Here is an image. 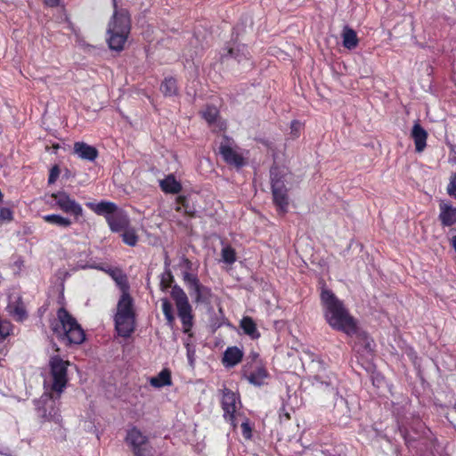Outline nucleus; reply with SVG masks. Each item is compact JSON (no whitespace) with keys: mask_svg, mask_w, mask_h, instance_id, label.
Wrapping results in <instances>:
<instances>
[{"mask_svg":"<svg viewBox=\"0 0 456 456\" xmlns=\"http://www.w3.org/2000/svg\"><path fill=\"white\" fill-rule=\"evenodd\" d=\"M321 302L324 318L332 329L340 330L349 336L356 332L357 327L354 319L345 308L342 301L332 291L326 289H322Z\"/></svg>","mask_w":456,"mask_h":456,"instance_id":"obj_1","label":"nucleus"},{"mask_svg":"<svg viewBox=\"0 0 456 456\" xmlns=\"http://www.w3.org/2000/svg\"><path fill=\"white\" fill-rule=\"evenodd\" d=\"M120 287L122 295L117 304L114 315L115 328L119 336L127 338L134 330L135 314L133 298L127 292L126 279L122 276L115 278Z\"/></svg>","mask_w":456,"mask_h":456,"instance_id":"obj_2","label":"nucleus"},{"mask_svg":"<svg viewBox=\"0 0 456 456\" xmlns=\"http://www.w3.org/2000/svg\"><path fill=\"white\" fill-rule=\"evenodd\" d=\"M130 18L125 9L118 10L114 3V12L107 28V43L109 47L117 52L124 49L130 33Z\"/></svg>","mask_w":456,"mask_h":456,"instance_id":"obj_3","label":"nucleus"},{"mask_svg":"<svg viewBox=\"0 0 456 456\" xmlns=\"http://www.w3.org/2000/svg\"><path fill=\"white\" fill-rule=\"evenodd\" d=\"M273 200L279 209L285 213L289 206L287 191L293 186L294 176L286 168L274 167L271 170Z\"/></svg>","mask_w":456,"mask_h":456,"instance_id":"obj_4","label":"nucleus"},{"mask_svg":"<svg viewBox=\"0 0 456 456\" xmlns=\"http://www.w3.org/2000/svg\"><path fill=\"white\" fill-rule=\"evenodd\" d=\"M57 315L61 329L54 327V331L69 344H81L85 340V333L76 320L63 308L58 311Z\"/></svg>","mask_w":456,"mask_h":456,"instance_id":"obj_5","label":"nucleus"},{"mask_svg":"<svg viewBox=\"0 0 456 456\" xmlns=\"http://www.w3.org/2000/svg\"><path fill=\"white\" fill-rule=\"evenodd\" d=\"M69 365V361H64L58 355L50 358L51 389L57 393L58 397L66 387L68 382L67 368Z\"/></svg>","mask_w":456,"mask_h":456,"instance_id":"obj_6","label":"nucleus"},{"mask_svg":"<svg viewBox=\"0 0 456 456\" xmlns=\"http://www.w3.org/2000/svg\"><path fill=\"white\" fill-rule=\"evenodd\" d=\"M171 296L175 301L178 316L183 324V330L184 333H189L193 322L191 306L189 304L188 297L184 291L176 286L172 289Z\"/></svg>","mask_w":456,"mask_h":456,"instance_id":"obj_7","label":"nucleus"},{"mask_svg":"<svg viewBox=\"0 0 456 456\" xmlns=\"http://www.w3.org/2000/svg\"><path fill=\"white\" fill-rule=\"evenodd\" d=\"M126 444L131 447L134 456H151V448L148 436L139 428L133 427L127 430Z\"/></svg>","mask_w":456,"mask_h":456,"instance_id":"obj_8","label":"nucleus"},{"mask_svg":"<svg viewBox=\"0 0 456 456\" xmlns=\"http://www.w3.org/2000/svg\"><path fill=\"white\" fill-rule=\"evenodd\" d=\"M52 198L54 200V207L72 216L76 221L82 217L84 213L82 206L71 198L69 193L60 191L53 193Z\"/></svg>","mask_w":456,"mask_h":456,"instance_id":"obj_9","label":"nucleus"},{"mask_svg":"<svg viewBox=\"0 0 456 456\" xmlns=\"http://www.w3.org/2000/svg\"><path fill=\"white\" fill-rule=\"evenodd\" d=\"M219 152L228 164L236 167H242L245 164L247 159L245 152L235 147L231 139H223L220 143Z\"/></svg>","mask_w":456,"mask_h":456,"instance_id":"obj_10","label":"nucleus"},{"mask_svg":"<svg viewBox=\"0 0 456 456\" xmlns=\"http://www.w3.org/2000/svg\"><path fill=\"white\" fill-rule=\"evenodd\" d=\"M240 404L238 397L235 393L224 390L222 398V405L224 411V418L228 420L233 428H236L237 422V409Z\"/></svg>","mask_w":456,"mask_h":456,"instance_id":"obj_11","label":"nucleus"},{"mask_svg":"<svg viewBox=\"0 0 456 456\" xmlns=\"http://www.w3.org/2000/svg\"><path fill=\"white\" fill-rule=\"evenodd\" d=\"M37 410L40 415L47 419H57L59 418V409L57 402L53 398L52 395L45 393L37 402Z\"/></svg>","mask_w":456,"mask_h":456,"instance_id":"obj_12","label":"nucleus"},{"mask_svg":"<svg viewBox=\"0 0 456 456\" xmlns=\"http://www.w3.org/2000/svg\"><path fill=\"white\" fill-rule=\"evenodd\" d=\"M6 309L8 314L18 322H21L27 318L25 306L21 301L20 293L17 291H12L9 294Z\"/></svg>","mask_w":456,"mask_h":456,"instance_id":"obj_13","label":"nucleus"},{"mask_svg":"<svg viewBox=\"0 0 456 456\" xmlns=\"http://www.w3.org/2000/svg\"><path fill=\"white\" fill-rule=\"evenodd\" d=\"M108 224L114 232H120L129 226L127 215L120 208H118L111 216H108Z\"/></svg>","mask_w":456,"mask_h":456,"instance_id":"obj_14","label":"nucleus"},{"mask_svg":"<svg viewBox=\"0 0 456 456\" xmlns=\"http://www.w3.org/2000/svg\"><path fill=\"white\" fill-rule=\"evenodd\" d=\"M86 207L99 216H103L108 222V216L111 215L118 208V207L110 201H101L98 203L87 202Z\"/></svg>","mask_w":456,"mask_h":456,"instance_id":"obj_15","label":"nucleus"},{"mask_svg":"<svg viewBox=\"0 0 456 456\" xmlns=\"http://www.w3.org/2000/svg\"><path fill=\"white\" fill-rule=\"evenodd\" d=\"M439 218L444 225L450 226L456 224V207L451 203L442 201L439 204Z\"/></svg>","mask_w":456,"mask_h":456,"instance_id":"obj_16","label":"nucleus"},{"mask_svg":"<svg viewBox=\"0 0 456 456\" xmlns=\"http://www.w3.org/2000/svg\"><path fill=\"white\" fill-rule=\"evenodd\" d=\"M74 152L80 159L88 161H94L98 156V151L94 147L83 142H75Z\"/></svg>","mask_w":456,"mask_h":456,"instance_id":"obj_17","label":"nucleus"},{"mask_svg":"<svg viewBox=\"0 0 456 456\" xmlns=\"http://www.w3.org/2000/svg\"><path fill=\"white\" fill-rule=\"evenodd\" d=\"M411 137L413 138L416 151L421 152L427 145V131L419 124L416 123L411 130Z\"/></svg>","mask_w":456,"mask_h":456,"instance_id":"obj_18","label":"nucleus"},{"mask_svg":"<svg viewBox=\"0 0 456 456\" xmlns=\"http://www.w3.org/2000/svg\"><path fill=\"white\" fill-rule=\"evenodd\" d=\"M243 356V352L237 346L228 347L223 357V363L226 367H233L238 364Z\"/></svg>","mask_w":456,"mask_h":456,"instance_id":"obj_19","label":"nucleus"},{"mask_svg":"<svg viewBox=\"0 0 456 456\" xmlns=\"http://www.w3.org/2000/svg\"><path fill=\"white\" fill-rule=\"evenodd\" d=\"M341 37L345 48L352 50L357 47L359 40L356 32L353 28L347 26L344 27Z\"/></svg>","mask_w":456,"mask_h":456,"instance_id":"obj_20","label":"nucleus"},{"mask_svg":"<svg viewBox=\"0 0 456 456\" xmlns=\"http://www.w3.org/2000/svg\"><path fill=\"white\" fill-rule=\"evenodd\" d=\"M150 384L156 388L171 386V372L167 369L162 370L157 376L149 379Z\"/></svg>","mask_w":456,"mask_h":456,"instance_id":"obj_21","label":"nucleus"},{"mask_svg":"<svg viewBox=\"0 0 456 456\" xmlns=\"http://www.w3.org/2000/svg\"><path fill=\"white\" fill-rule=\"evenodd\" d=\"M240 326L243 332L250 337L252 339H256L260 337V333L256 328V324L251 317L245 316L241 319Z\"/></svg>","mask_w":456,"mask_h":456,"instance_id":"obj_22","label":"nucleus"},{"mask_svg":"<svg viewBox=\"0 0 456 456\" xmlns=\"http://www.w3.org/2000/svg\"><path fill=\"white\" fill-rule=\"evenodd\" d=\"M245 374L247 376L248 382L255 386L264 385L265 380L268 378L267 370L261 365L256 366V370L253 372L249 374Z\"/></svg>","mask_w":456,"mask_h":456,"instance_id":"obj_23","label":"nucleus"},{"mask_svg":"<svg viewBox=\"0 0 456 456\" xmlns=\"http://www.w3.org/2000/svg\"><path fill=\"white\" fill-rule=\"evenodd\" d=\"M161 190L166 193H177L181 191V184L173 175H168L159 182Z\"/></svg>","mask_w":456,"mask_h":456,"instance_id":"obj_24","label":"nucleus"},{"mask_svg":"<svg viewBox=\"0 0 456 456\" xmlns=\"http://www.w3.org/2000/svg\"><path fill=\"white\" fill-rule=\"evenodd\" d=\"M43 219L48 224L62 228H68L72 224V221L69 217L57 214L45 215Z\"/></svg>","mask_w":456,"mask_h":456,"instance_id":"obj_25","label":"nucleus"},{"mask_svg":"<svg viewBox=\"0 0 456 456\" xmlns=\"http://www.w3.org/2000/svg\"><path fill=\"white\" fill-rule=\"evenodd\" d=\"M183 280L188 285L189 289L192 290L196 295V299L199 300L201 295L200 289L201 287L199 283L198 279L193 274H191L189 273H185L183 274Z\"/></svg>","mask_w":456,"mask_h":456,"instance_id":"obj_26","label":"nucleus"},{"mask_svg":"<svg viewBox=\"0 0 456 456\" xmlns=\"http://www.w3.org/2000/svg\"><path fill=\"white\" fill-rule=\"evenodd\" d=\"M161 92L167 96L175 95L177 92L176 81L173 77L166 78L160 86Z\"/></svg>","mask_w":456,"mask_h":456,"instance_id":"obj_27","label":"nucleus"},{"mask_svg":"<svg viewBox=\"0 0 456 456\" xmlns=\"http://www.w3.org/2000/svg\"><path fill=\"white\" fill-rule=\"evenodd\" d=\"M122 232H123V233H122L123 241L128 246H131V247L135 246L138 241V236L136 235L134 230L130 229L128 226L126 229L123 230Z\"/></svg>","mask_w":456,"mask_h":456,"instance_id":"obj_28","label":"nucleus"},{"mask_svg":"<svg viewBox=\"0 0 456 456\" xmlns=\"http://www.w3.org/2000/svg\"><path fill=\"white\" fill-rule=\"evenodd\" d=\"M202 116L204 119L209 124L212 125L216 121L218 116V110L214 106H208L203 111Z\"/></svg>","mask_w":456,"mask_h":456,"instance_id":"obj_29","label":"nucleus"},{"mask_svg":"<svg viewBox=\"0 0 456 456\" xmlns=\"http://www.w3.org/2000/svg\"><path fill=\"white\" fill-rule=\"evenodd\" d=\"M222 259L226 264H233L236 261V254L232 248L225 246L222 249Z\"/></svg>","mask_w":456,"mask_h":456,"instance_id":"obj_30","label":"nucleus"},{"mask_svg":"<svg viewBox=\"0 0 456 456\" xmlns=\"http://www.w3.org/2000/svg\"><path fill=\"white\" fill-rule=\"evenodd\" d=\"M162 302V311H163V314L167 321V322L172 325L174 321H175V317L172 314V305L171 304L169 303V301L167 299V298H163L161 300Z\"/></svg>","mask_w":456,"mask_h":456,"instance_id":"obj_31","label":"nucleus"},{"mask_svg":"<svg viewBox=\"0 0 456 456\" xmlns=\"http://www.w3.org/2000/svg\"><path fill=\"white\" fill-rule=\"evenodd\" d=\"M446 192L450 197L456 200V170L452 171L450 175Z\"/></svg>","mask_w":456,"mask_h":456,"instance_id":"obj_32","label":"nucleus"},{"mask_svg":"<svg viewBox=\"0 0 456 456\" xmlns=\"http://www.w3.org/2000/svg\"><path fill=\"white\" fill-rule=\"evenodd\" d=\"M12 332V324L0 320V342L4 341Z\"/></svg>","mask_w":456,"mask_h":456,"instance_id":"obj_33","label":"nucleus"},{"mask_svg":"<svg viewBox=\"0 0 456 456\" xmlns=\"http://www.w3.org/2000/svg\"><path fill=\"white\" fill-rule=\"evenodd\" d=\"M12 219V211L8 208H2L0 209V224L4 222H10Z\"/></svg>","mask_w":456,"mask_h":456,"instance_id":"obj_34","label":"nucleus"},{"mask_svg":"<svg viewBox=\"0 0 456 456\" xmlns=\"http://www.w3.org/2000/svg\"><path fill=\"white\" fill-rule=\"evenodd\" d=\"M240 426H241V432H242L243 436L246 439L251 438L252 429H251V427H250L248 419H245L244 421H242Z\"/></svg>","mask_w":456,"mask_h":456,"instance_id":"obj_35","label":"nucleus"},{"mask_svg":"<svg viewBox=\"0 0 456 456\" xmlns=\"http://www.w3.org/2000/svg\"><path fill=\"white\" fill-rule=\"evenodd\" d=\"M302 126H303L302 124L297 120H294L291 122L290 133L294 138H297L299 136Z\"/></svg>","mask_w":456,"mask_h":456,"instance_id":"obj_36","label":"nucleus"},{"mask_svg":"<svg viewBox=\"0 0 456 456\" xmlns=\"http://www.w3.org/2000/svg\"><path fill=\"white\" fill-rule=\"evenodd\" d=\"M59 175H60L59 168L57 167H53L50 171L49 179H48L49 183H53L56 181V179L58 178Z\"/></svg>","mask_w":456,"mask_h":456,"instance_id":"obj_37","label":"nucleus"},{"mask_svg":"<svg viewBox=\"0 0 456 456\" xmlns=\"http://www.w3.org/2000/svg\"><path fill=\"white\" fill-rule=\"evenodd\" d=\"M172 280V275L169 272L164 273L162 275V279H161V284H164V283H167V287L169 286V282L171 281Z\"/></svg>","mask_w":456,"mask_h":456,"instance_id":"obj_38","label":"nucleus"},{"mask_svg":"<svg viewBox=\"0 0 456 456\" xmlns=\"http://www.w3.org/2000/svg\"><path fill=\"white\" fill-rule=\"evenodd\" d=\"M186 346H187V356H188V360L190 362V364L192 365L193 364V357H194V350H192L189 344H186Z\"/></svg>","mask_w":456,"mask_h":456,"instance_id":"obj_39","label":"nucleus"},{"mask_svg":"<svg viewBox=\"0 0 456 456\" xmlns=\"http://www.w3.org/2000/svg\"><path fill=\"white\" fill-rule=\"evenodd\" d=\"M45 3L48 5L53 6L58 4L59 0H44Z\"/></svg>","mask_w":456,"mask_h":456,"instance_id":"obj_40","label":"nucleus"}]
</instances>
